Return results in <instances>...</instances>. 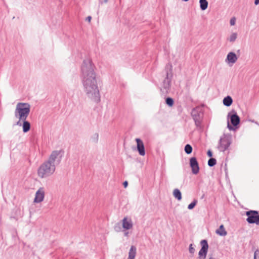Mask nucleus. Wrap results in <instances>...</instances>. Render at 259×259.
I'll use <instances>...</instances> for the list:
<instances>
[{
  "mask_svg": "<svg viewBox=\"0 0 259 259\" xmlns=\"http://www.w3.org/2000/svg\"><path fill=\"white\" fill-rule=\"evenodd\" d=\"M95 69L96 67L91 59H84L81 66L80 76L83 91L87 97L94 102L99 103L101 100V95Z\"/></svg>",
  "mask_w": 259,
  "mask_h": 259,
  "instance_id": "f257e3e1",
  "label": "nucleus"
},
{
  "mask_svg": "<svg viewBox=\"0 0 259 259\" xmlns=\"http://www.w3.org/2000/svg\"><path fill=\"white\" fill-rule=\"evenodd\" d=\"M30 111V105L27 103L19 102L15 110V116L20 120H26Z\"/></svg>",
  "mask_w": 259,
  "mask_h": 259,
  "instance_id": "f03ea898",
  "label": "nucleus"
},
{
  "mask_svg": "<svg viewBox=\"0 0 259 259\" xmlns=\"http://www.w3.org/2000/svg\"><path fill=\"white\" fill-rule=\"evenodd\" d=\"M55 163H51L48 160L40 165L37 170L38 176L41 178H45L51 176L55 171Z\"/></svg>",
  "mask_w": 259,
  "mask_h": 259,
  "instance_id": "7ed1b4c3",
  "label": "nucleus"
},
{
  "mask_svg": "<svg viewBox=\"0 0 259 259\" xmlns=\"http://www.w3.org/2000/svg\"><path fill=\"white\" fill-rule=\"evenodd\" d=\"M191 115L197 128L201 130L202 128L201 123L203 118V111L202 108L198 106L193 108L191 112Z\"/></svg>",
  "mask_w": 259,
  "mask_h": 259,
  "instance_id": "20e7f679",
  "label": "nucleus"
},
{
  "mask_svg": "<svg viewBox=\"0 0 259 259\" xmlns=\"http://www.w3.org/2000/svg\"><path fill=\"white\" fill-rule=\"evenodd\" d=\"M231 136L230 135L224 134L219 140L218 149L220 151L224 152L225 150L228 149V147L231 144Z\"/></svg>",
  "mask_w": 259,
  "mask_h": 259,
  "instance_id": "39448f33",
  "label": "nucleus"
},
{
  "mask_svg": "<svg viewBox=\"0 0 259 259\" xmlns=\"http://www.w3.org/2000/svg\"><path fill=\"white\" fill-rule=\"evenodd\" d=\"M247 217L246 221L249 224H255L259 225V213L256 210H250L245 212Z\"/></svg>",
  "mask_w": 259,
  "mask_h": 259,
  "instance_id": "423d86ee",
  "label": "nucleus"
},
{
  "mask_svg": "<svg viewBox=\"0 0 259 259\" xmlns=\"http://www.w3.org/2000/svg\"><path fill=\"white\" fill-rule=\"evenodd\" d=\"M172 66L171 65H167L165 67L166 77L163 81L162 88L166 93L168 92L170 86L171 78L169 77V75L171 76Z\"/></svg>",
  "mask_w": 259,
  "mask_h": 259,
  "instance_id": "0eeeda50",
  "label": "nucleus"
},
{
  "mask_svg": "<svg viewBox=\"0 0 259 259\" xmlns=\"http://www.w3.org/2000/svg\"><path fill=\"white\" fill-rule=\"evenodd\" d=\"M61 153H63L62 150H54L53 151L48 160V161L51 163H55V161L59 164L61 160L62 155Z\"/></svg>",
  "mask_w": 259,
  "mask_h": 259,
  "instance_id": "6e6552de",
  "label": "nucleus"
},
{
  "mask_svg": "<svg viewBox=\"0 0 259 259\" xmlns=\"http://www.w3.org/2000/svg\"><path fill=\"white\" fill-rule=\"evenodd\" d=\"M201 248L199 251V259H205L206 258L208 249V244L207 241L205 239L202 240L200 242Z\"/></svg>",
  "mask_w": 259,
  "mask_h": 259,
  "instance_id": "1a4fd4ad",
  "label": "nucleus"
},
{
  "mask_svg": "<svg viewBox=\"0 0 259 259\" xmlns=\"http://www.w3.org/2000/svg\"><path fill=\"white\" fill-rule=\"evenodd\" d=\"M231 124L234 126H237L240 123V119L234 110H232L228 115Z\"/></svg>",
  "mask_w": 259,
  "mask_h": 259,
  "instance_id": "9d476101",
  "label": "nucleus"
},
{
  "mask_svg": "<svg viewBox=\"0 0 259 259\" xmlns=\"http://www.w3.org/2000/svg\"><path fill=\"white\" fill-rule=\"evenodd\" d=\"M190 165L192 168V172L193 174L196 175L199 171V166L197 159L195 157L190 159Z\"/></svg>",
  "mask_w": 259,
  "mask_h": 259,
  "instance_id": "9b49d317",
  "label": "nucleus"
},
{
  "mask_svg": "<svg viewBox=\"0 0 259 259\" xmlns=\"http://www.w3.org/2000/svg\"><path fill=\"white\" fill-rule=\"evenodd\" d=\"M45 197V191L44 189L42 187H40L39 189L36 191L35 195V198L34 199V202L35 203H40L42 202Z\"/></svg>",
  "mask_w": 259,
  "mask_h": 259,
  "instance_id": "f8f14e48",
  "label": "nucleus"
},
{
  "mask_svg": "<svg viewBox=\"0 0 259 259\" xmlns=\"http://www.w3.org/2000/svg\"><path fill=\"white\" fill-rule=\"evenodd\" d=\"M136 141L137 144V150L141 156L145 155V147L143 141L139 138H136Z\"/></svg>",
  "mask_w": 259,
  "mask_h": 259,
  "instance_id": "ddd939ff",
  "label": "nucleus"
},
{
  "mask_svg": "<svg viewBox=\"0 0 259 259\" xmlns=\"http://www.w3.org/2000/svg\"><path fill=\"white\" fill-rule=\"evenodd\" d=\"M237 57L236 55L234 52H229L226 59V62L228 63H235L237 60Z\"/></svg>",
  "mask_w": 259,
  "mask_h": 259,
  "instance_id": "4468645a",
  "label": "nucleus"
},
{
  "mask_svg": "<svg viewBox=\"0 0 259 259\" xmlns=\"http://www.w3.org/2000/svg\"><path fill=\"white\" fill-rule=\"evenodd\" d=\"M122 227L126 229L129 230L133 227L132 222L131 219L127 220V218H124L122 220Z\"/></svg>",
  "mask_w": 259,
  "mask_h": 259,
  "instance_id": "2eb2a0df",
  "label": "nucleus"
},
{
  "mask_svg": "<svg viewBox=\"0 0 259 259\" xmlns=\"http://www.w3.org/2000/svg\"><path fill=\"white\" fill-rule=\"evenodd\" d=\"M137 253V248L135 246L132 245L129 252L127 259H135Z\"/></svg>",
  "mask_w": 259,
  "mask_h": 259,
  "instance_id": "dca6fc26",
  "label": "nucleus"
},
{
  "mask_svg": "<svg viewBox=\"0 0 259 259\" xmlns=\"http://www.w3.org/2000/svg\"><path fill=\"white\" fill-rule=\"evenodd\" d=\"M215 233L221 236H225L227 234L223 225H220L219 228L215 231Z\"/></svg>",
  "mask_w": 259,
  "mask_h": 259,
  "instance_id": "f3484780",
  "label": "nucleus"
},
{
  "mask_svg": "<svg viewBox=\"0 0 259 259\" xmlns=\"http://www.w3.org/2000/svg\"><path fill=\"white\" fill-rule=\"evenodd\" d=\"M23 121L22 127L23 132L24 133L28 132L30 129V123L29 121L26 120H22Z\"/></svg>",
  "mask_w": 259,
  "mask_h": 259,
  "instance_id": "a211bd4d",
  "label": "nucleus"
},
{
  "mask_svg": "<svg viewBox=\"0 0 259 259\" xmlns=\"http://www.w3.org/2000/svg\"><path fill=\"white\" fill-rule=\"evenodd\" d=\"M223 102L225 106L229 107L232 105L233 100L230 96H228L224 98Z\"/></svg>",
  "mask_w": 259,
  "mask_h": 259,
  "instance_id": "6ab92c4d",
  "label": "nucleus"
},
{
  "mask_svg": "<svg viewBox=\"0 0 259 259\" xmlns=\"http://www.w3.org/2000/svg\"><path fill=\"white\" fill-rule=\"evenodd\" d=\"M200 8L202 11H204L208 7V2L207 0H199Z\"/></svg>",
  "mask_w": 259,
  "mask_h": 259,
  "instance_id": "aec40b11",
  "label": "nucleus"
},
{
  "mask_svg": "<svg viewBox=\"0 0 259 259\" xmlns=\"http://www.w3.org/2000/svg\"><path fill=\"white\" fill-rule=\"evenodd\" d=\"M173 195L178 200L180 201L182 199V193L178 189H175L174 190Z\"/></svg>",
  "mask_w": 259,
  "mask_h": 259,
  "instance_id": "412c9836",
  "label": "nucleus"
},
{
  "mask_svg": "<svg viewBox=\"0 0 259 259\" xmlns=\"http://www.w3.org/2000/svg\"><path fill=\"white\" fill-rule=\"evenodd\" d=\"M237 37V33L236 32L232 33L230 36L227 38V40L231 42H234Z\"/></svg>",
  "mask_w": 259,
  "mask_h": 259,
  "instance_id": "4be33fe9",
  "label": "nucleus"
},
{
  "mask_svg": "<svg viewBox=\"0 0 259 259\" xmlns=\"http://www.w3.org/2000/svg\"><path fill=\"white\" fill-rule=\"evenodd\" d=\"M184 150L186 154H190L192 153L193 148L191 145L190 144H187L185 146Z\"/></svg>",
  "mask_w": 259,
  "mask_h": 259,
  "instance_id": "5701e85b",
  "label": "nucleus"
},
{
  "mask_svg": "<svg viewBox=\"0 0 259 259\" xmlns=\"http://www.w3.org/2000/svg\"><path fill=\"white\" fill-rule=\"evenodd\" d=\"M165 103L169 106L172 107L174 104V99L170 97H167L165 99Z\"/></svg>",
  "mask_w": 259,
  "mask_h": 259,
  "instance_id": "b1692460",
  "label": "nucleus"
},
{
  "mask_svg": "<svg viewBox=\"0 0 259 259\" xmlns=\"http://www.w3.org/2000/svg\"><path fill=\"white\" fill-rule=\"evenodd\" d=\"M217 163V160L214 158H210L208 161V165L210 167L214 166Z\"/></svg>",
  "mask_w": 259,
  "mask_h": 259,
  "instance_id": "393cba45",
  "label": "nucleus"
},
{
  "mask_svg": "<svg viewBox=\"0 0 259 259\" xmlns=\"http://www.w3.org/2000/svg\"><path fill=\"white\" fill-rule=\"evenodd\" d=\"M92 140L95 143H97L99 140V134L97 133H95L92 137Z\"/></svg>",
  "mask_w": 259,
  "mask_h": 259,
  "instance_id": "a878e982",
  "label": "nucleus"
},
{
  "mask_svg": "<svg viewBox=\"0 0 259 259\" xmlns=\"http://www.w3.org/2000/svg\"><path fill=\"white\" fill-rule=\"evenodd\" d=\"M197 203V200L196 199H194L193 202L188 205V208L189 209H192L196 206Z\"/></svg>",
  "mask_w": 259,
  "mask_h": 259,
  "instance_id": "bb28decb",
  "label": "nucleus"
},
{
  "mask_svg": "<svg viewBox=\"0 0 259 259\" xmlns=\"http://www.w3.org/2000/svg\"><path fill=\"white\" fill-rule=\"evenodd\" d=\"M189 252L191 254H194L195 251V248L193 247V244H191L190 245H189Z\"/></svg>",
  "mask_w": 259,
  "mask_h": 259,
  "instance_id": "cd10ccee",
  "label": "nucleus"
},
{
  "mask_svg": "<svg viewBox=\"0 0 259 259\" xmlns=\"http://www.w3.org/2000/svg\"><path fill=\"white\" fill-rule=\"evenodd\" d=\"M254 259H259V250L256 249L254 253Z\"/></svg>",
  "mask_w": 259,
  "mask_h": 259,
  "instance_id": "c85d7f7f",
  "label": "nucleus"
},
{
  "mask_svg": "<svg viewBox=\"0 0 259 259\" xmlns=\"http://www.w3.org/2000/svg\"><path fill=\"white\" fill-rule=\"evenodd\" d=\"M120 229V224L119 223L116 224L114 226V230L117 232H119Z\"/></svg>",
  "mask_w": 259,
  "mask_h": 259,
  "instance_id": "c756f323",
  "label": "nucleus"
},
{
  "mask_svg": "<svg viewBox=\"0 0 259 259\" xmlns=\"http://www.w3.org/2000/svg\"><path fill=\"white\" fill-rule=\"evenodd\" d=\"M236 22V18L235 17H233L230 19V24L231 26H233L235 24Z\"/></svg>",
  "mask_w": 259,
  "mask_h": 259,
  "instance_id": "7c9ffc66",
  "label": "nucleus"
},
{
  "mask_svg": "<svg viewBox=\"0 0 259 259\" xmlns=\"http://www.w3.org/2000/svg\"><path fill=\"white\" fill-rule=\"evenodd\" d=\"M207 156L210 158H211L212 156V152H211V151L210 150H208V151L207 152Z\"/></svg>",
  "mask_w": 259,
  "mask_h": 259,
  "instance_id": "2f4dec72",
  "label": "nucleus"
},
{
  "mask_svg": "<svg viewBox=\"0 0 259 259\" xmlns=\"http://www.w3.org/2000/svg\"><path fill=\"white\" fill-rule=\"evenodd\" d=\"M227 127L230 130H235V128H233V127L230 124L229 121H228Z\"/></svg>",
  "mask_w": 259,
  "mask_h": 259,
  "instance_id": "473e14b6",
  "label": "nucleus"
},
{
  "mask_svg": "<svg viewBox=\"0 0 259 259\" xmlns=\"http://www.w3.org/2000/svg\"><path fill=\"white\" fill-rule=\"evenodd\" d=\"M99 4L102 5L103 3H107L108 1V0H99Z\"/></svg>",
  "mask_w": 259,
  "mask_h": 259,
  "instance_id": "72a5a7b5",
  "label": "nucleus"
},
{
  "mask_svg": "<svg viewBox=\"0 0 259 259\" xmlns=\"http://www.w3.org/2000/svg\"><path fill=\"white\" fill-rule=\"evenodd\" d=\"M21 120H20V119H19V120H18V121L17 122V123H16V125H19V126H21V125H22V123H21Z\"/></svg>",
  "mask_w": 259,
  "mask_h": 259,
  "instance_id": "f704fd0d",
  "label": "nucleus"
},
{
  "mask_svg": "<svg viewBox=\"0 0 259 259\" xmlns=\"http://www.w3.org/2000/svg\"><path fill=\"white\" fill-rule=\"evenodd\" d=\"M123 186L124 188H126L128 185L127 181H124L123 183Z\"/></svg>",
  "mask_w": 259,
  "mask_h": 259,
  "instance_id": "c9c22d12",
  "label": "nucleus"
},
{
  "mask_svg": "<svg viewBox=\"0 0 259 259\" xmlns=\"http://www.w3.org/2000/svg\"><path fill=\"white\" fill-rule=\"evenodd\" d=\"M91 19H92L91 16H88V17H87L86 20L88 21V22H90Z\"/></svg>",
  "mask_w": 259,
  "mask_h": 259,
  "instance_id": "e433bc0d",
  "label": "nucleus"
},
{
  "mask_svg": "<svg viewBox=\"0 0 259 259\" xmlns=\"http://www.w3.org/2000/svg\"><path fill=\"white\" fill-rule=\"evenodd\" d=\"M259 4V0H255L254 1V4L255 5H257Z\"/></svg>",
  "mask_w": 259,
  "mask_h": 259,
  "instance_id": "4c0bfd02",
  "label": "nucleus"
},
{
  "mask_svg": "<svg viewBox=\"0 0 259 259\" xmlns=\"http://www.w3.org/2000/svg\"><path fill=\"white\" fill-rule=\"evenodd\" d=\"M209 259H215L212 255L209 257Z\"/></svg>",
  "mask_w": 259,
  "mask_h": 259,
  "instance_id": "58836bf2",
  "label": "nucleus"
},
{
  "mask_svg": "<svg viewBox=\"0 0 259 259\" xmlns=\"http://www.w3.org/2000/svg\"><path fill=\"white\" fill-rule=\"evenodd\" d=\"M128 235V232L124 233V236H127Z\"/></svg>",
  "mask_w": 259,
  "mask_h": 259,
  "instance_id": "ea45409f",
  "label": "nucleus"
},
{
  "mask_svg": "<svg viewBox=\"0 0 259 259\" xmlns=\"http://www.w3.org/2000/svg\"><path fill=\"white\" fill-rule=\"evenodd\" d=\"M184 2H188L189 0H182Z\"/></svg>",
  "mask_w": 259,
  "mask_h": 259,
  "instance_id": "a19ab883",
  "label": "nucleus"
}]
</instances>
